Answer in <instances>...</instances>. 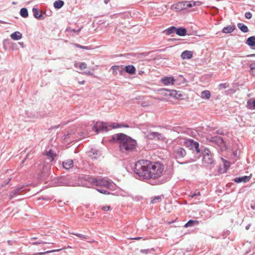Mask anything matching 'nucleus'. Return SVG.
Masks as SVG:
<instances>
[{"mask_svg": "<svg viewBox=\"0 0 255 255\" xmlns=\"http://www.w3.org/2000/svg\"><path fill=\"white\" fill-rule=\"evenodd\" d=\"M164 170V165L158 162L140 160L135 163L134 172L144 179H157L162 176Z\"/></svg>", "mask_w": 255, "mask_h": 255, "instance_id": "obj_1", "label": "nucleus"}, {"mask_svg": "<svg viewBox=\"0 0 255 255\" xmlns=\"http://www.w3.org/2000/svg\"><path fill=\"white\" fill-rule=\"evenodd\" d=\"M113 139L119 143L120 149L123 152L131 151L136 147V141L125 134H116L113 135Z\"/></svg>", "mask_w": 255, "mask_h": 255, "instance_id": "obj_2", "label": "nucleus"}, {"mask_svg": "<svg viewBox=\"0 0 255 255\" xmlns=\"http://www.w3.org/2000/svg\"><path fill=\"white\" fill-rule=\"evenodd\" d=\"M201 4L200 1H181L178 2L172 6V8L176 9L177 11H180L184 9L190 8L194 6H199Z\"/></svg>", "mask_w": 255, "mask_h": 255, "instance_id": "obj_3", "label": "nucleus"}, {"mask_svg": "<svg viewBox=\"0 0 255 255\" xmlns=\"http://www.w3.org/2000/svg\"><path fill=\"white\" fill-rule=\"evenodd\" d=\"M202 163L206 167H211L214 163L213 155L210 150L208 148H205L203 151Z\"/></svg>", "mask_w": 255, "mask_h": 255, "instance_id": "obj_4", "label": "nucleus"}, {"mask_svg": "<svg viewBox=\"0 0 255 255\" xmlns=\"http://www.w3.org/2000/svg\"><path fill=\"white\" fill-rule=\"evenodd\" d=\"M184 144L189 149L196 151L197 154L200 153L199 144L198 142L195 141L193 139H189L184 141Z\"/></svg>", "mask_w": 255, "mask_h": 255, "instance_id": "obj_5", "label": "nucleus"}, {"mask_svg": "<svg viewBox=\"0 0 255 255\" xmlns=\"http://www.w3.org/2000/svg\"><path fill=\"white\" fill-rule=\"evenodd\" d=\"M167 92L168 93L166 94V95L169 97H173L178 99H183L184 98V95L180 91L171 90H168Z\"/></svg>", "mask_w": 255, "mask_h": 255, "instance_id": "obj_6", "label": "nucleus"}, {"mask_svg": "<svg viewBox=\"0 0 255 255\" xmlns=\"http://www.w3.org/2000/svg\"><path fill=\"white\" fill-rule=\"evenodd\" d=\"M93 130H95L96 133H98L100 131H107L108 130L106 124L103 122H97L94 126Z\"/></svg>", "mask_w": 255, "mask_h": 255, "instance_id": "obj_7", "label": "nucleus"}, {"mask_svg": "<svg viewBox=\"0 0 255 255\" xmlns=\"http://www.w3.org/2000/svg\"><path fill=\"white\" fill-rule=\"evenodd\" d=\"M209 141L212 142L219 146L224 145L223 138L219 136L209 137L207 138Z\"/></svg>", "mask_w": 255, "mask_h": 255, "instance_id": "obj_8", "label": "nucleus"}, {"mask_svg": "<svg viewBox=\"0 0 255 255\" xmlns=\"http://www.w3.org/2000/svg\"><path fill=\"white\" fill-rule=\"evenodd\" d=\"M174 152L176 158H183L186 155L185 150L181 147L176 148L174 150Z\"/></svg>", "mask_w": 255, "mask_h": 255, "instance_id": "obj_9", "label": "nucleus"}, {"mask_svg": "<svg viewBox=\"0 0 255 255\" xmlns=\"http://www.w3.org/2000/svg\"><path fill=\"white\" fill-rule=\"evenodd\" d=\"M97 186H104L107 188H110L112 187V183L105 179L101 178L98 179Z\"/></svg>", "mask_w": 255, "mask_h": 255, "instance_id": "obj_10", "label": "nucleus"}, {"mask_svg": "<svg viewBox=\"0 0 255 255\" xmlns=\"http://www.w3.org/2000/svg\"><path fill=\"white\" fill-rule=\"evenodd\" d=\"M147 137L150 139L157 138L158 140H163L164 139L163 135L161 133L157 132H150L147 135Z\"/></svg>", "mask_w": 255, "mask_h": 255, "instance_id": "obj_11", "label": "nucleus"}, {"mask_svg": "<svg viewBox=\"0 0 255 255\" xmlns=\"http://www.w3.org/2000/svg\"><path fill=\"white\" fill-rule=\"evenodd\" d=\"M161 81L165 85H173L175 80L172 77H165L161 79Z\"/></svg>", "mask_w": 255, "mask_h": 255, "instance_id": "obj_12", "label": "nucleus"}, {"mask_svg": "<svg viewBox=\"0 0 255 255\" xmlns=\"http://www.w3.org/2000/svg\"><path fill=\"white\" fill-rule=\"evenodd\" d=\"M251 176H244L240 177H236L234 179V181L236 183H246L250 181Z\"/></svg>", "mask_w": 255, "mask_h": 255, "instance_id": "obj_13", "label": "nucleus"}, {"mask_svg": "<svg viewBox=\"0 0 255 255\" xmlns=\"http://www.w3.org/2000/svg\"><path fill=\"white\" fill-rule=\"evenodd\" d=\"M183 59H189L193 57V52L191 51L186 50L183 51L181 55Z\"/></svg>", "mask_w": 255, "mask_h": 255, "instance_id": "obj_14", "label": "nucleus"}, {"mask_svg": "<svg viewBox=\"0 0 255 255\" xmlns=\"http://www.w3.org/2000/svg\"><path fill=\"white\" fill-rule=\"evenodd\" d=\"M63 166L66 169H69L73 166V161L71 159H68L63 162Z\"/></svg>", "mask_w": 255, "mask_h": 255, "instance_id": "obj_15", "label": "nucleus"}, {"mask_svg": "<svg viewBox=\"0 0 255 255\" xmlns=\"http://www.w3.org/2000/svg\"><path fill=\"white\" fill-rule=\"evenodd\" d=\"M235 28L236 27L235 25H228L223 28L222 32L225 33H230L232 32L235 29Z\"/></svg>", "mask_w": 255, "mask_h": 255, "instance_id": "obj_16", "label": "nucleus"}, {"mask_svg": "<svg viewBox=\"0 0 255 255\" xmlns=\"http://www.w3.org/2000/svg\"><path fill=\"white\" fill-rule=\"evenodd\" d=\"M10 37L14 40H18L22 38V34L19 31H15L11 34Z\"/></svg>", "mask_w": 255, "mask_h": 255, "instance_id": "obj_17", "label": "nucleus"}, {"mask_svg": "<svg viewBox=\"0 0 255 255\" xmlns=\"http://www.w3.org/2000/svg\"><path fill=\"white\" fill-rule=\"evenodd\" d=\"M32 11L33 12L34 16L35 18L39 19H43L44 18L43 16L41 14V12H40L37 8H34V7L33 8Z\"/></svg>", "mask_w": 255, "mask_h": 255, "instance_id": "obj_18", "label": "nucleus"}, {"mask_svg": "<svg viewBox=\"0 0 255 255\" xmlns=\"http://www.w3.org/2000/svg\"><path fill=\"white\" fill-rule=\"evenodd\" d=\"M211 97V93L208 90H205L201 92V97L204 99H209Z\"/></svg>", "mask_w": 255, "mask_h": 255, "instance_id": "obj_19", "label": "nucleus"}, {"mask_svg": "<svg viewBox=\"0 0 255 255\" xmlns=\"http://www.w3.org/2000/svg\"><path fill=\"white\" fill-rule=\"evenodd\" d=\"M246 43L250 46H254L255 45V36H252L249 37Z\"/></svg>", "mask_w": 255, "mask_h": 255, "instance_id": "obj_20", "label": "nucleus"}, {"mask_svg": "<svg viewBox=\"0 0 255 255\" xmlns=\"http://www.w3.org/2000/svg\"><path fill=\"white\" fill-rule=\"evenodd\" d=\"M125 71L128 73L133 74L135 72V68L132 65H128L125 67Z\"/></svg>", "mask_w": 255, "mask_h": 255, "instance_id": "obj_21", "label": "nucleus"}, {"mask_svg": "<svg viewBox=\"0 0 255 255\" xmlns=\"http://www.w3.org/2000/svg\"><path fill=\"white\" fill-rule=\"evenodd\" d=\"M81 29L82 28L81 27L77 29H73L71 27L69 26L66 28V31L67 32H68L71 35H73V33L77 32L78 33L81 31Z\"/></svg>", "mask_w": 255, "mask_h": 255, "instance_id": "obj_22", "label": "nucleus"}, {"mask_svg": "<svg viewBox=\"0 0 255 255\" xmlns=\"http://www.w3.org/2000/svg\"><path fill=\"white\" fill-rule=\"evenodd\" d=\"M44 155H46L47 156L50 158L51 159V161H53L55 157L56 156V154L51 149L46 151L45 153H44Z\"/></svg>", "mask_w": 255, "mask_h": 255, "instance_id": "obj_23", "label": "nucleus"}, {"mask_svg": "<svg viewBox=\"0 0 255 255\" xmlns=\"http://www.w3.org/2000/svg\"><path fill=\"white\" fill-rule=\"evenodd\" d=\"M187 30L186 28L183 27H180L177 28L176 33L179 36H184L186 35Z\"/></svg>", "mask_w": 255, "mask_h": 255, "instance_id": "obj_24", "label": "nucleus"}, {"mask_svg": "<svg viewBox=\"0 0 255 255\" xmlns=\"http://www.w3.org/2000/svg\"><path fill=\"white\" fill-rule=\"evenodd\" d=\"M238 28L243 32L246 33L249 31L248 27L242 23H239L237 24Z\"/></svg>", "mask_w": 255, "mask_h": 255, "instance_id": "obj_25", "label": "nucleus"}, {"mask_svg": "<svg viewBox=\"0 0 255 255\" xmlns=\"http://www.w3.org/2000/svg\"><path fill=\"white\" fill-rule=\"evenodd\" d=\"M64 4V2L63 1L61 0H58L54 2V6L56 8L59 9L63 6Z\"/></svg>", "mask_w": 255, "mask_h": 255, "instance_id": "obj_26", "label": "nucleus"}, {"mask_svg": "<svg viewBox=\"0 0 255 255\" xmlns=\"http://www.w3.org/2000/svg\"><path fill=\"white\" fill-rule=\"evenodd\" d=\"M22 189V187H19L17 188L16 189L13 190L10 193V198L14 197L17 194H18L20 192V190Z\"/></svg>", "mask_w": 255, "mask_h": 255, "instance_id": "obj_27", "label": "nucleus"}, {"mask_svg": "<svg viewBox=\"0 0 255 255\" xmlns=\"http://www.w3.org/2000/svg\"><path fill=\"white\" fill-rule=\"evenodd\" d=\"M20 15L24 17H27L28 16V11L25 8H22L20 10Z\"/></svg>", "mask_w": 255, "mask_h": 255, "instance_id": "obj_28", "label": "nucleus"}, {"mask_svg": "<svg viewBox=\"0 0 255 255\" xmlns=\"http://www.w3.org/2000/svg\"><path fill=\"white\" fill-rule=\"evenodd\" d=\"M87 180L89 182L97 186L98 179H97V178L93 177H88L87 179Z\"/></svg>", "mask_w": 255, "mask_h": 255, "instance_id": "obj_29", "label": "nucleus"}, {"mask_svg": "<svg viewBox=\"0 0 255 255\" xmlns=\"http://www.w3.org/2000/svg\"><path fill=\"white\" fill-rule=\"evenodd\" d=\"M177 28L174 26H171L166 30L167 35H169L171 33L176 32Z\"/></svg>", "mask_w": 255, "mask_h": 255, "instance_id": "obj_30", "label": "nucleus"}, {"mask_svg": "<svg viewBox=\"0 0 255 255\" xmlns=\"http://www.w3.org/2000/svg\"><path fill=\"white\" fill-rule=\"evenodd\" d=\"M198 221H194L193 220H190L187 223H186L184 225V227L188 228L189 227H192L195 225V223H197Z\"/></svg>", "mask_w": 255, "mask_h": 255, "instance_id": "obj_31", "label": "nucleus"}, {"mask_svg": "<svg viewBox=\"0 0 255 255\" xmlns=\"http://www.w3.org/2000/svg\"><path fill=\"white\" fill-rule=\"evenodd\" d=\"M250 67L251 68V74L254 76H255V63L251 64Z\"/></svg>", "mask_w": 255, "mask_h": 255, "instance_id": "obj_32", "label": "nucleus"}, {"mask_svg": "<svg viewBox=\"0 0 255 255\" xmlns=\"http://www.w3.org/2000/svg\"><path fill=\"white\" fill-rule=\"evenodd\" d=\"M161 201V196H157L154 198L151 201V204H155L156 203H158L159 202H160Z\"/></svg>", "mask_w": 255, "mask_h": 255, "instance_id": "obj_33", "label": "nucleus"}, {"mask_svg": "<svg viewBox=\"0 0 255 255\" xmlns=\"http://www.w3.org/2000/svg\"><path fill=\"white\" fill-rule=\"evenodd\" d=\"M71 234L76 236L77 237H79V238H80L81 239H82V240L88 239V237L87 236H86L85 235H83L81 234L74 233H72Z\"/></svg>", "mask_w": 255, "mask_h": 255, "instance_id": "obj_34", "label": "nucleus"}, {"mask_svg": "<svg viewBox=\"0 0 255 255\" xmlns=\"http://www.w3.org/2000/svg\"><path fill=\"white\" fill-rule=\"evenodd\" d=\"M73 45L75 47L79 48L81 49H86V50H88L90 49L89 48V47H88V46H82V45H81L79 44H77V43H73Z\"/></svg>", "mask_w": 255, "mask_h": 255, "instance_id": "obj_35", "label": "nucleus"}, {"mask_svg": "<svg viewBox=\"0 0 255 255\" xmlns=\"http://www.w3.org/2000/svg\"><path fill=\"white\" fill-rule=\"evenodd\" d=\"M51 243L50 242H44V241H42L41 240H39L38 241H37V242H31V244L32 245H39V244H50Z\"/></svg>", "mask_w": 255, "mask_h": 255, "instance_id": "obj_36", "label": "nucleus"}, {"mask_svg": "<svg viewBox=\"0 0 255 255\" xmlns=\"http://www.w3.org/2000/svg\"><path fill=\"white\" fill-rule=\"evenodd\" d=\"M222 160H223V163H224V167L226 168V169H227L228 168H229L230 166V162L226 160H225L224 159H222Z\"/></svg>", "mask_w": 255, "mask_h": 255, "instance_id": "obj_37", "label": "nucleus"}, {"mask_svg": "<svg viewBox=\"0 0 255 255\" xmlns=\"http://www.w3.org/2000/svg\"><path fill=\"white\" fill-rule=\"evenodd\" d=\"M110 127L113 128H122V125H119L117 123H113L110 125Z\"/></svg>", "mask_w": 255, "mask_h": 255, "instance_id": "obj_38", "label": "nucleus"}, {"mask_svg": "<svg viewBox=\"0 0 255 255\" xmlns=\"http://www.w3.org/2000/svg\"><path fill=\"white\" fill-rule=\"evenodd\" d=\"M87 66L86 63L82 62L80 64L79 67L81 70L85 69L87 68Z\"/></svg>", "mask_w": 255, "mask_h": 255, "instance_id": "obj_39", "label": "nucleus"}, {"mask_svg": "<svg viewBox=\"0 0 255 255\" xmlns=\"http://www.w3.org/2000/svg\"><path fill=\"white\" fill-rule=\"evenodd\" d=\"M111 207L110 206H103L101 207V210L103 211H108L110 210Z\"/></svg>", "mask_w": 255, "mask_h": 255, "instance_id": "obj_40", "label": "nucleus"}, {"mask_svg": "<svg viewBox=\"0 0 255 255\" xmlns=\"http://www.w3.org/2000/svg\"><path fill=\"white\" fill-rule=\"evenodd\" d=\"M245 17L248 19H251L252 17V14L250 12H246L245 14Z\"/></svg>", "mask_w": 255, "mask_h": 255, "instance_id": "obj_41", "label": "nucleus"}, {"mask_svg": "<svg viewBox=\"0 0 255 255\" xmlns=\"http://www.w3.org/2000/svg\"><path fill=\"white\" fill-rule=\"evenodd\" d=\"M97 191L98 192H99L100 193H101L104 194H109L110 193L108 191L105 190L98 189Z\"/></svg>", "mask_w": 255, "mask_h": 255, "instance_id": "obj_42", "label": "nucleus"}, {"mask_svg": "<svg viewBox=\"0 0 255 255\" xmlns=\"http://www.w3.org/2000/svg\"><path fill=\"white\" fill-rule=\"evenodd\" d=\"M200 192L197 191V192H195L194 193H193L192 194H190L189 195V196L191 197V198H193L196 196H200Z\"/></svg>", "mask_w": 255, "mask_h": 255, "instance_id": "obj_43", "label": "nucleus"}, {"mask_svg": "<svg viewBox=\"0 0 255 255\" xmlns=\"http://www.w3.org/2000/svg\"><path fill=\"white\" fill-rule=\"evenodd\" d=\"M119 66H116V65H115V66H113L112 67V69H113V74H116L117 73H116V71L117 70H118L119 69Z\"/></svg>", "mask_w": 255, "mask_h": 255, "instance_id": "obj_44", "label": "nucleus"}, {"mask_svg": "<svg viewBox=\"0 0 255 255\" xmlns=\"http://www.w3.org/2000/svg\"><path fill=\"white\" fill-rule=\"evenodd\" d=\"M84 74L88 75H93V73L91 71H85L83 73Z\"/></svg>", "mask_w": 255, "mask_h": 255, "instance_id": "obj_45", "label": "nucleus"}, {"mask_svg": "<svg viewBox=\"0 0 255 255\" xmlns=\"http://www.w3.org/2000/svg\"><path fill=\"white\" fill-rule=\"evenodd\" d=\"M60 250H53V251H47V252H45V253H51V252H55V251H60ZM45 254V253H38V255H43V254Z\"/></svg>", "mask_w": 255, "mask_h": 255, "instance_id": "obj_46", "label": "nucleus"}, {"mask_svg": "<svg viewBox=\"0 0 255 255\" xmlns=\"http://www.w3.org/2000/svg\"><path fill=\"white\" fill-rule=\"evenodd\" d=\"M140 252L142 253L147 254L148 252V250H141Z\"/></svg>", "mask_w": 255, "mask_h": 255, "instance_id": "obj_47", "label": "nucleus"}, {"mask_svg": "<svg viewBox=\"0 0 255 255\" xmlns=\"http://www.w3.org/2000/svg\"><path fill=\"white\" fill-rule=\"evenodd\" d=\"M216 132L217 134H224L223 132L222 131H221L220 130H218L216 131Z\"/></svg>", "mask_w": 255, "mask_h": 255, "instance_id": "obj_48", "label": "nucleus"}, {"mask_svg": "<svg viewBox=\"0 0 255 255\" xmlns=\"http://www.w3.org/2000/svg\"><path fill=\"white\" fill-rule=\"evenodd\" d=\"M78 83L80 85H84L85 83V81L84 80H83L82 81H79Z\"/></svg>", "mask_w": 255, "mask_h": 255, "instance_id": "obj_49", "label": "nucleus"}, {"mask_svg": "<svg viewBox=\"0 0 255 255\" xmlns=\"http://www.w3.org/2000/svg\"><path fill=\"white\" fill-rule=\"evenodd\" d=\"M140 239H141V237H136V238H131V239L135 240H138Z\"/></svg>", "mask_w": 255, "mask_h": 255, "instance_id": "obj_50", "label": "nucleus"}, {"mask_svg": "<svg viewBox=\"0 0 255 255\" xmlns=\"http://www.w3.org/2000/svg\"><path fill=\"white\" fill-rule=\"evenodd\" d=\"M252 105L254 107V108L255 109V99L254 100V101L252 103Z\"/></svg>", "mask_w": 255, "mask_h": 255, "instance_id": "obj_51", "label": "nucleus"}, {"mask_svg": "<svg viewBox=\"0 0 255 255\" xmlns=\"http://www.w3.org/2000/svg\"><path fill=\"white\" fill-rule=\"evenodd\" d=\"M110 0H104V2L106 3V4H107L108 3V2L110 1Z\"/></svg>", "mask_w": 255, "mask_h": 255, "instance_id": "obj_52", "label": "nucleus"}, {"mask_svg": "<svg viewBox=\"0 0 255 255\" xmlns=\"http://www.w3.org/2000/svg\"><path fill=\"white\" fill-rule=\"evenodd\" d=\"M122 127H125V128H128V125H122Z\"/></svg>", "mask_w": 255, "mask_h": 255, "instance_id": "obj_53", "label": "nucleus"}, {"mask_svg": "<svg viewBox=\"0 0 255 255\" xmlns=\"http://www.w3.org/2000/svg\"><path fill=\"white\" fill-rule=\"evenodd\" d=\"M36 239H37V238H36V237H33V238H31V240H36Z\"/></svg>", "mask_w": 255, "mask_h": 255, "instance_id": "obj_54", "label": "nucleus"}, {"mask_svg": "<svg viewBox=\"0 0 255 255\" xmlns=\"http://www.w3.org/2000/svg\"><path fill=\"white\" fill-rule=\"evenodd\" d=\"M246 230H248L249 229V225L246 227Z\"/></svg>", "mask_w": 255, "mask_h": 255, "instance_id": "obj_55", "label": "nucleus"}, {"mask_svg": "<svg viewBox=\"0 0 255 255\" xmlns=\"http://www.w3.org/2000/svg\"><path fill=\"white\" fill-rule=\"evenodd\" d=\"M122 196H129V195L128 194V193H127V195H124V194H123Z\"/></svg>", "mask_w": 255, "mask_h": 255, "instance_id": "obj_56", "label": "nucleus"}, {"mask_svg": "<svg viewBox=\"0 0 255 255\" xmlns=\"http://www.w3.org/2000/svg\"><path fill=\"white\" fill-rule=\"evenodd\" d=\"M255 55V54H252V55H248V56H254Z\"/></svg>", "mask_w": 255, "mask_h": 255, "instance_id": "obj_57", "label": "nucleus"}, {"mask_svg": "<svg viewBox=\"0 0 255 255\" xmlns=\"http://www.w3.org/2000/svg\"><path fill=\"white\" fill-rule=\"evenodd\" d=\"M89 242L90 243H94V242H95V241L92 240V241H89Z\"/></svg>", "mask_w": 255, "mask_h": 255, "instance_id": "obj_58", "label": "nucleus"}, {"mask_svg": "<svg viewBox=\"0 0 255 255\" xmlns=\"http://www.w3.org/2000/svg\"><path fill=\"white\" fill-rule=\"evenodd\" d=\"M77 64H78L77 63H75V64H74V66H75V67H76V66H77Z\"/></svg>", "mask_w": 255, "mask_h": 255, "instance_id": "obj_59", "label": "nucleus"}, {"mask_svg": "<svg viewBox=\"0 0 255 255\" xmlns=\"http://www.w3.org/2000/svg\"><path fill=\"white\" fill-rule=\"evenodd\" d=\"M25 160V158L22 160V163H24V162Z\"/></svg>", "mask_w": 255, "mask_h": 255, "instance_id": "obj_60", "label": "nucleus"}, {"mask_svg": "<svg viewBox=\"0 0 255 255\" xmlns=\"http://www.w3.org/2000/svg\"><path fill=\"white\" fill-rule=\"evenodd\" d=\"M222 86H223V84H220V87H221Z\"/></svg>", "mask_w": 255, "mask_h": 255, "instance_id": "obj_61", "label": "nucleus"}]
</instances>
